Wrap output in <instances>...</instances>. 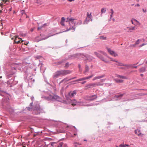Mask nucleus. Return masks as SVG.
Returning a JSON list of instances; mask_svg holds the SVG:
<instances>
[{
  "label": "nucleus",
  "mask_w": 147,
  "mask_h": 147,
  "mask_svg": "<svg viewBox=\"0 0 147 147\" xmlns=\"http://www.w3.org/2000/svg\"><path fill=\"white\" fill-rule=\"evenodd\" d=\"M75 19L72 18H67L66 20V22H69V25L70 27L69 29H67L65 32H67L69 31V30L71 29L74 30V31L75 30V28L74 27V26H75L77 24L80 25L82 24V22L80 21L79 22L77 23V22L74 20Z\"/></svg>",
  "instance_id": "1"
},
{
  "label": "nucleus",
  "mask_w": 147,
  "mask_h": 147,
  "mask_svg": "<svg viewBox=\"0 0 147 147\" xmlns=\"http://www.w3.org/2000/svg\"><path fill=\"white\" fill-rule=\"evenodd\" d=\"M81 55L82 54H76L72 55H69V56L68 58H65L63 59L62 60L58 62V64L59 65L60 64L63 63L64 62L69 59H74L76 58H79V57H81L80 55Z\"/></svg>",
  "instance_id": "2"
},
{
  "label": "nucleus",
  "mask_w": 147,
  "mask_h": 147,
  "mask_svg": "<svg viewBox=\"0 0 147 147\" xmlns=\"http://www.w3.org/2000/svg\"><path fill=\"white\" fill-rule=\"evenodd\" d=\"M81 55V57L83 58L84 60L86 63L88 62H91L92 60L93 57L92 56L88 54L84 55L82 54Z\"/></svg>",
  "instance_id": "3"
},
{
  "label": "nucleus",
  "mask_w": 147,
  "mask_h": 147,
  "mask_svg": "<svg viewBox=\"0 0 147 147\" xmlns=\"http://www.w3.org/2000/svg\"><path fill=\"white\" fill-rule=\"evenodd\" d=\"M48 100H56L59 101L60 100V97L56 95H50L47 97H45Z\"/></svg>",
  "instance_id": "4"
},
{
  "label": "nucleus",
  "mask_w": 147,
  "mask_h": 147,
  "mask_svg": "<svg viewBox=\"0 0 147 147\" xmlns=\"http://www.w3.org/2000/svg\"><path fill=\"white\" fill-rule=\"evenodd\" d=\"M60 76L61 75L64 76L68 74L71 73L72 72L71 71L69 70H62L58 71Z\"/></svg>",
  "instance_id": "5"
},
{
  "label": "nucleus",
  "mask_w": 147,
  "mask_h": 147,
  "mask_svg": "<svg viewBox=\"0 0 147 147\" xmlns=\"http://www.w3.org/2000/svg\"><path fill=\"white\" fill-rule=\"evenodd\" d=\"M42 111L39 107H35L33 111V113L37 115L39 114Z\"/></svg>",
  "instance_id": "6"
},
{
  "label": "nucleus",
  "mask_w": 147,
  "mask_h": 147,
  "mask_svg": "<svg viewBox=\"0 0 147 147\" xmlns=\"http://www.w3.org/2000/svg\"><path fill=\"white\" fill-rule=\"evenodd\" d=\"M9 98L7 97L6 98H5L4 99H3V102L2 103V105L3 106H5L6 107H7L6 106H8V107H9Z\"/></svg>",
  "instance_id": "7"
},
{
  "label": "nucleus",
  "mask_w": 147,
  "mask_h": 147,
  "mask_svg": "<svg viewBox=\"0 0 147 147\" xmlns=\"http://www.w3.org/2000/svg\"><path fill=\"white\" fill-rule=\"evenodd\" d=\"M107 49L108 53H109L115 57H116L118 55L117 54L115 53L113 51L111 50L110 49L107 48Z\"/></svg>",
  "instance_id": "8"
},
{
  "label": "nucleus",
  "mask_w": 147,
  "mask_h": 147,
  "mask_svg": "<svg viewBox=\"0 0 147 147\" xmlns=\"http://www.w3.org/2000/svg\"><path fill=\"white\" fill-rule=\"evenodd\" d=\"M15 43H21L22 42V39L18 37V36H16L15 37V39L14 40Z\"/></svg>",
  "instance_id": "9"
},
{
  "label": "nucleus",
  "mask_w": 147,
  "mask_h": 147,
  "mask_svg": "<svg viewBox=\"0 0 147 147\" xmlns=\"http://www.w3.org/2000/svg\"><path fill=\"white\" fill-rule=\"evenodd\" d=\"M17 81H14L13 79H11L7 81V83L9 84H12L13 85L16 84L18 83Z\"/></svg>",
  "instance_id": "10"
},
{
  "label": "nucleus",
  "mask_w": 147,
  "mask_h": 147,
  "mask_svg": "<svg viewBox=\"0 0 147 147\" xmlns=\"http://www.w3.org/2000/svg\"><path fill=\"white\" fill-rule=\"evenodd\" d=\"M55 34H52L51 33H50L48 34V36L46 37L45 38H40L39 40H38V41H40L45 40L48 38L50 36H53V35H54Z\"/></svg>",
  "instance_id": "11"
},
{
  "label": "nucleus",
  "mask_w": 147,
  "mask_h": 147,
  "mask_svg": "<svg viewBox=\"0 0 147 147\" xmlns=\"http://www.w3.org/2000/svg\"><path fill=\"white\" fill-rule=\"evenodd\" d=\"M124 95V94H121L119 95H116L114 96L113 98L115 100H117L118 99H120Z\"/></svg>",
  "instance_id": "12"
},
{
  "label": "nucleus",
  "mask_w": 147,
  "mask_h": 147,
  "mask_svg": "<svg viewBox=\"0 0 147 147\" xmlns=\"http://www.w3.org/2000/svg\"><path fill=\"white\" fill-rule=\"evenodd\" d=\"M76 94V90H74L72 92H70L69 93V95L71 97H74Z\"/></svg>",
  "instance_id": "13"
},
{
  "label": "nucleus",
  "mask_w": 147,
  "mask_h": 147,
  "mask_svg": "<svg viewBox=\"0 0 147 147\" xmlns=\"http://www.w3.org/2000/svg\"><path fill=\"white\" fill-rule=\"evenodd\" d=\"M97 97V95L96 94H94L89 96V100L91 101H93L96 99Z\"/></svg>",
  "instance_id": "14"
},
{
  "label": "nucleus",
  "mask_w": 147,
  "mask_h": 147,
  "mask_svg": "<svg viewBox=\"0 0 147 147\" xmlns=\"http://www.w3.org/2000/svg\"><path fill=\"white\" fill-rule=\"evenodd\" d=\"M12 72H11L12 74H9L8 75V77L10 78L11 76L13 74H15L16 71V69L15 67H13L12 68Z\"/></svg>",
  "instance_id": "15"
},
{
  "label": "nucleus",
  "mask_w": 147,
  "mask_h": 147,
  "mask_svg": "<svg viewBox=\"0 0 147 147\" xmlns=\"http://www.w3.org/2000/svg\"><path fill=\"white\" fill-rule=\"evenodd\" d=\"M59 76V74L57 71L54 74L53 76V78H58Z\"/></svg>",
  "instance_id": "16"
},
{
  "label": "nucleus",
  "mask_w": 147,
  "mask_h": 147,
  "mask_svg": "<svg viewBox=\"0 0 147 147\" xmlns=\"http://www.w3.org/2000/svg\"><path fill=\"white\" fill-rule=\"evenodd\" d=\"M88 17L89 18V19L88 20L87 18H86L85 21L84 23V24H88V23L89 22V19H91L92 18V16H91V13H90V14L89 16Z\"/></svg>",
  "instance_id": "17"
},
{
  "label": "nucleus",
  "mask_w": 147,
  "mask_h": 147,
  "mask_svg": "<svg viewBox=\"0 0 147 147\" xmlns=\"http://www.w3.org/2000/svg\"><path fill=\"white\" fill-rule=\"evenodd\" d=\"M147 67L145 66L144 67H142L141 68H140L139 70V71L140 72H144L146 70V68Z\"/></svg>",
  "instance_id": "18"
},
{
  "label": "nucleus",
  "mask_w": 147,
  "mask_h": 147,
  "mask_svg": "<svg viewBox=\"0 0 147 147\" xmlns=\"http://www.w3.org/2000/svg\"><path fill=\"white\" fill-rule=\"evenodd\" d=\"M89 70V68L88 66L87 65H85V70L84 72V73L85 74H86V73L88 72Z\"/></svg>",
  "instance_id": "19"
},
{
  "label": "nucleus",
  "mask_w": 147,
  "mask_h": 147,
  "mask_svg": "<svg viewBox=\"0 0 147 147\" xmlns=\"http://www.w3.org/2000/svg\"><path fill=\"white\" fill-rule=\"evenodd\" d=\"M3 84L0 83V95L1 96H4L3 94L4 93L3 91V88L2 87V85Z\"/></svg>",
  "instance_id": "20"
},
{
  "label": "nucleus",
  "mask_w": 147,
  "mask_h": 147,
  "mask_svg": "<svg viewBox=\"0 0 147 147\" xmlns=\"http://www.w3.org/2000/svg\"><path fill=\"white\" fill-rule=\"evenodd\" d=\"M65 18L64 17H62L61 19V22H60V24L63 26H65L64 22H65Z\"/></svg>",
  "instance_id": "21"
},
{
  "label": "nucleus",
  "mask_w": 147,
  "mask_h": 147,
  "mask_svg": "<svg viewBox=\"0 0 147 147\" xmlns=\"http://www.w3.org/2000/svg\"><path fill=\"white\" fill-rule=\"evenodd\" d=\"M116 77L119 78H120L123 79H126L127 78L125 76H121L119 75L116 74Z\"/></svg>",
  "instance_id": "22"
},
{
  "label": "nucleus",
  "mask_w": 147,
  "mask_h": 147,
  "mask_svg": "<svg viewBox=\"0 0 147 147\" xmlns=\"http://www.w3.org/2000/svg\"><path fill=\"white\" fill-rule=\"evenodd\" d=\"M93 76V75H91L90 76H89L86 77H84V78H81V81L89 79L91 78Z\"/></svg>",
  "instance_id": "23"
},
{
  "label": "nucleus",
  "mask_w": 147,
  "mask_h": 147,
  "mask_svg": "<svg viewBox=\"0 0 147 147\" xmlns=\"http://www.w3.org/2000/svg\"><path fill=\"white\" fill-rule=\"evenodd\" d=\"M93 87L92 83H90L89 84H87L86 86V88L88 89V88Z\"/></svg>",
  "instance_id": "24"
},
{
  "label": "nucleus",
  "mask_w": 147,
  "mask_h": 147,
  "mask_svg": "<svg viewBox=\"0 0 147 147\" xmlns=\"http://www.w3.org/2000/svg\"><path fill=\"white\" fill-rule=\"evenodd\" d=\"M118 63L117 64H116V65H117V66H128V65H125L122 63L119 62H117Z\"/></svg>",
  "instance_id": "25"
},
{
  "label": "nucleus",
  "mask_w": 147,
  "mask_h": 147,
  "mask_svg": "<svg viewBox=\"0 0 147 147\" xmlns=\"http://www.w3.org/2000/svg\"><path fill=\"white\" fill-rule=\"evenodd\" d=\"M69 80V79H68L67 78H66L62 80L60 82V84L61 83H62V82L65 81V82H67V81H68L69 80Z\"/></svg>",
  "instance_id": "26"
},
{
  "label": "nucleus",
  "mask_w": 147,
  "mask_h": 147,
  "mask_svg": "<svg viewBox=\"0 0 147 147\" xmlns=\"http://www.w3.org/2000/svg\"><path fill=\"white\" fill-rule=\"evenodd\" d=\"M115 81L117 83H122L123 82V80L118 79H115Z\"/></svg>",
  "instance_id": "27"
},
{
  "label": "nucleus",
  "mask_w": 147,
  "mask_h": 147,
  "mask_svg": "<svg viewBox=\"0 0 147 147\" xmlns=\"http://www.w3.org/2000/svg\"><path fill=\"white\" fill-rule=\"evenodd\" d=\"M106 11V9L104 8H103L101 9V16H102V14L103 13H104Z\"/></svg>",
  "instance_id": "28"
},
{
  "label": "nucleus",
  "mask_w": 147,
  "mask_h": 147,
  "mask_svg": "<svg viewBox=\"0 0 147 147\" xmlns=\"http://www.w3.org/2000/svg\"><path fill=\"white\" fill-rule=\"evenodd\" d=\"M95 84L96 86H102L103 85V84H101L100 82L96 83Z\"/></svg>",
  "instance_id": "29"
},
{
  "label": "nucleus",
  "mask_w": 147,
  "mask_h": 147,
  "mask_svg": "<svg viewBox=\"0 0 147 147\" xmlns=\"http://www.w3.org/2000/svg\"><path fill=\"white\" fill-rule=\"evenodd\" d=\"M32 81H33V82H34V80L33 79L32 80V78L31 77H30V79L28 80L29 83V82H31ZM28 85H29V83H28Z\"/></svg>",
  "instance_id": "30"
},
{
  "label": "nucleus",
  "mask_w": 147,
  "mask_h": 147,
  "mask_svg": "<svg viewBox=\"0 0 147 147\" xmlns=\"http://www.w3.org/2000/svg\"><path fill=\"white\" fill-rule=\"evenodd\" d=\"M127 28H129V30L130 31V30H135V27H127Z\"/></svg>",
  "instance_id": "31"
},
{
  "label": "nucleus",
  "mask_w": 147,
  "mask_h": 147,
  "mask_svg": "<svg viewBox=\"0 0 147 147\" xmlns=\"http://www.w3.org/2000/svg\"><path fill=\"white\" fill-rule=\"evenodd\" d=\"M140 40H140V39H138L135 42V45H136L139 44L140 42Z\"/></svg>",
  "instance_id": "32"
},
{
  "label": "nucleus",
  "mask_w": 147,
  "mask_h": 147,
  "mask_svg": "<svg viewBox=\"0 0 147 147\" xmlns=\"http://www.w3.org/2000/svg\"><path fill=\"white\" fill-rule=\"evenodd\" d=\"M135 132L136 134H137L139 136H140L141 134V133H140V130L138 131V132L139 133H137V130H135Z\"/></svg>",
  "instance_id": "33"
},
{
  "label": "nucleus",
  "mask_w": 147,
  "mask_h": 147,
  "mask_svg": "<svg viewBox=\"0 0 147 147\" xmlns=\"http://www.w3.org/2000/svg\"><path fill=\"white\" fill-rule=\"evenodd\" d=\"M94 53L95 55H96L97 57H98L99 58L101 56L99 54L96 52H94Z\"/></svg>",
  "instance_id": "34"
},
{
  "label": "nucleus",
  "mask_w": 147,
  "mask_h": 147,
  "mask_svg": "<svg viewBox=\"0 0 147 147\" xmlns=\"http://www.w3.org/2000/svg\"><path fill=\"white\" fill-rule=\"evenodd\" d=\"M26 109L29 111H32V108L30 107H27L26 108Z\"/></svg>",
  "instance_id": "35"
},
{
  "label": "nucleus",
  "mask_w": 147,
  "mask_h": 147,
  "mask_svg": "<svg viewBox=\"0 0 147 147\" xmlns=\"http://www.w3.org/2000/svg\"><path fill=\"white\" fill-rule=\"evenodd\" d=\"M69 65V64L68 62L67 63L65 64V68H67Z\"/></svg>",
  "instance_id": "36"
},
{
  "label": "nucleus",
  "mask_w": 147,
  "mask_h": 147,
  "mask_svg": "<svg viewBox=\"0 0 147 147\" xmlns=\"http://www.w3.org/2000/svg\"><path fill=\"white\" fill-rule=\"evenodd\" d=\"M100 38L103 40H105L106 38V37H105L104 36H100Z\"/></svg>",
  "instance_id": "37"
},
{
  "label": "nucleus",
  "mask_w": 147,
  "mask_h": 147,
  "mask_svg": "<svg viewBox=\"0 0 147 147\" xmlns=\"http://www.w3.org/2000/svg\"><path fill=\"white\" fill-rule=\"evenodd\" d=\"M99 58H100L102 61H105L104 58L103 57H102L101 55L100 57Z\"/></svg>",
  "instance_id": "38"
},
{
  "label": "nucleus",
  "mask_w": 147,
  "mask_h": 147,
  "mask_svg": "<svg viewBox=\"0 0 147 147\" xmlns=\"http://www.w3.org/2000/svg\"><path fill=\"white\" fill-rule=\"evenodd\" d=\"M110 59H111V61H114L116 62H118V61H117L113 59L112 58H111Z\"/></svg>",
  "instance_id": "39"
},
{
  "label": "nucleus",
  "mask_w": 147,
  "mask_h": 147,
  "mask_svg": "<svg viewBox=\"0 0 147 147\" xmlns=\"http://www.w3.org/2000/svg\"><path fill=\"white\" fill-rule=\"evenodd\" d=\"M20 35L21 36L23 37H25L26 35V34H23V33H22V34H20Z\"/></svg>",
  "instance_id": "40"
},
{
  "label": "nucleus",
  "mask_w": 147,
  "mask_h": 147,
  "mask_svg": "<svg viewBox=\"0 0 147 147\" xmlns=\"http://www.w3.org/2000/svg\"><path fill=\"white\" fill-rule=\"evenodd\" d=\"M63 146V143H60L57 147H62Z\"/></svg>",
  "instance_id": "41"
},
{
  "label": "nucleus",
  "mask_w": 147,
  "mask_h": 147,
  "mask_svg": "<svg viewBox=\"0 0 147 147\" xmlns=\"http://www.w3.org/2000/svg\"><path fill=\"white\" fill-rule=\"evenodd\" d=\"M146 45V43H143L139 46V47H141L144 45Z\"/></svg>",
  "instance_id": "42"
},
{
  "label": "nucleus",
  "mask_w": 147,
  "mask_h": 147,
  "mask_svg": "<svg viewBox=\"0 0 147 147\" xmlns=\"http://www.w3.org/2000/svg\"><path fill=\"white\" fill-rule=\"evenodd\" d=\"M119 147H125V144H121L119 146Z\"/></svg>",
  "instance_id": "43"
},
{
  "label": "nucleus",
  "mask_w": 147,
  "mask_h": 147,
  "mask_svg": "<svg viewBox=\"0 0 147 147\" xmlns=\"http://www.w3.org/2000/svg\"><path fill=\"white\" fill-rule=\"evenodd\" d=\"M82 81L81 78L76 80L75 81H74V82H79V81Z\"/></svg>",
  "instance_id": "44"
},
{
  "label": "nucleus",
  "mask_w": 147,
  "mask_h": 147,
  "mask_svg": "<svg viewBox=\"0 0 147 147\" xmlns=\"http://www.w3.org/2000/svg\"><path fill=\"white\" fill-rule=\"evenodd\" d=\"M128 66H132V68H137V66H132L131 65H128Z\"/></svg>",
  "instance_id": "45"
},
{
  "label": "nucleus",
  "mask_w": 147,
  "mask_h": 147,
  "mask_svg": "<svg viewBox=\"0 0 147 147\" xmlns=\"http://www.w3.org/2000/svg\"><path fill=\"white\" fill-rule=\"evenodd\" d=\"M77 104V102L76 101V102H75L74 103H72V105L73 106H74L75 105H76Z\"/></svg>",
  "instance_id": "46"
},
{
  "label": "nucleus",
  "mask_w": 147,
  "mask_h": 147,
  "mask_svg": "<svg viewBox=\"0 0 147 147\" xmlns=\"http://www.w3.org/2000/svg\"><path fill=\"white\" fill-rule=\"evenodd\" d=\"M131 22H132V23L133 24H134V25H135V22L133 20V19L131 20Z\"/></svg>",
  "instance_id": "47"
},
{
  "label": "nucleus",
  "mask_w": 147,
  "mask_h": 147,
  "mask_svg": "<svg viewBox=\"0 0 147 147\" xmlns=\"http://www.w3.org/2000/svg\"><path fill=\"white\" fill-rule=\"evenodd\" d=\"M42 27H43V26H40V27H38V30H39L40 29H41Z\"/></svg>",
  "instance_id": "48"
},
{
  "label": "nucleus",
  "mask_w": 147,
  "mask_h": 147,
  "mask_svg": "<svg viewBox=\"0 0 147 147\" xmlns=\"http://www.w3.org/2000/svg\"><path fill=\"white\" fill-rule=\"evenodd\" d=\"M111 11L110 12V13H111V14H112L113 15V13H114V11H113V9H111Z\"/></svg>",
  "instance_id": "49"
},
{
  "label": "nucleus",
  "mask_w": 147,
  "mask_h": 147,
  "mask_svg": "<svg viewBox=\"0 0 147 147\" xmlns=\"http://www.w3.org/2000/svg\"><path fill=\"white\" fill-rule=\"evenodd\" d=\"M31 99L32 101H33L34 100V97L32 96L31 97Z\"/></svg>",
  "instance_id": "50"
},
{
  "label": "nucleus",
  "mask_w": 147,
  "mask_h": 147,
  "mask_svg": "<svg viewBox=\"0 0 147 147\" xmlns=\"http://www.w3.org/2000/svg\"><path fill=\"white\" fill-rule=\"evenodd\" d=\"M99 13V12H98L97 13H96L94 14V16H96L98 15Z\"/></svg>",
  "instance_id": "51"
},
{
  "label": "nucleus",
  "mask_w": 147,
  "mask_h": 147,
  "mask_svg": "<svg viewBox=\"0 0 147 147\" xmlns=\"http://www.w3.org/2000/svg\"><path fill=\"white\" fill-rule=\"evenodd\" d=\"M100 78H103L105 76V74H103L101 76H100Z\"/></svg>",
  "instance_id": "52"
},
{
  "label": "nucleus",
  "mask_w": 147,
  "mask_h": 147,
  "mask_svg": "<svg viewBox=\"0 0 147 147\" xmlns=\"http://www.w3.org/2000/svg\"><path fill=\"white\" fill-rule=\"evenodd\" d=\"M106 80V79H102L100 80L101 82H103L105 81Z\"/></svg>",
  "instance_id": "53"
},
{
  "label": "nucleus",
  "mask_w": 147,
  "mask_h": 147,
  "mask_svg": "<svg viewBox=\"0 0 147 147\" xmlns=\"http://www.w3.org/2000/svg\"><path fill=\"white\" fill-rule=\"evenodd\" d=\"M133 19V20L135 22H138L137 20H136V19Z\"/></svg>",
  "instance_id": "54"
},
{
  "label": "nucleus",
  "mask_w": 147,
  "mask_h": 147,
  "mask_svg": "<svg viewBox=\"0 0 147 147\" xmlns=\"http://www.w3.org/2000/svg\"><path fill=\"white\" fill-rule=\"evenodd\" d=\"M100 53H103V54H104V55H106V53H104V52H103V51H100Z\"/></svg>",
  "instance_id": "55"
},
{
  "label": "nucleus",
  "mask_w": 147,
  "mask_h": 147,
  "mask_svg": "<svg viewBox=\"0 0 147 147\" xmlns=\"http://www.w3.org/2000/svg\"><path fill=\"white\" fill-rule=\"evenodd\" d=\"M92 85H93V87H96V84H95V83H92Z\"/></svg>",
  "instance_id": "56"
},
{
  "label": "nucleus",
  "mask_w": 147,
  "mask_h": 147,
  "mask_svg": "<svg viewBox=\"0 0 147 147\" xmlns=\"http://www.w3.org/2000/svg\"><path fill=\"white\" fill-rule=\"evenodd\" d=\"M77 78V77H74V78H70V79H69V80H72V79H76Z\"/></svg>",
  "instance_id": "57"
},
{
  "label": "nucleus",
  "mask_w": 147,
  "mask_h": 147,
  "mask_svg": "<svg viewBox=\"0 0 147 147\" xmlns=\"http://www.w3.org/2000/svg\"><path fill=\"white\" fill-rule=\"evenodd\" d=\"M79 71L81 72L82 71V69L81 68H79Z\"/></svg>",
  "instance_id": "58"
},
{
  "label": "nucleus",
  "mask_w": 147,
  "mask_h": 147,
  "mask_svg": "<svg viewBox=\"0 0 147 147\" xmlns=\"http://www.w3.org/2000/svg\"><path fill=\"white\" fill-rule=\"evenodd\" d=\"M96 78L97 79H100V76H96Z\"/></svg>",
  "instance_id": "59"
},
{
  "label": "nucleus",
  "mask_w": 147,
  "mask_h": 147,
  "mask_svg": "<svg viewBox=\"0 0 147 147\" xmlns=\"http://www.w3.org/2000/svg\"><path fill=\"white\" fill-rule=\"evenodd\" d=\"M143 11L144 12H146V9H143Z\"/></svg>",
  "instance_id": "60"
},
{
  "label": "nucleus",
  "mask_w": 147,
  "mask_h": 147,
  "mask_svg": "<svg viewBox=\"0 0 147 147\" xmlns=\"http://www.w3.org/2000/svg\"><path fill=\"white\" fill-rule=\"evenodd\" d=\"M55 143L54 142H51V145L53 146V144H54Z\"/></svg>",
  "instance_id": "61"
},
{
  "label": "nucleus",
  "mask_w": 147,
  "mask_h": 147,
  "mask_svg": "<svg viewBox=\"0 0 147 147\" xmlns=\"http://www.w3.org/2000/svg\"><path fill=\"white\" fill-rule=\"evenodd\" d=\"M86 81H84V82H81L82 83V84H84L85 83H86Z\"/></svg>",
  "instance_id": "62"
},
{
  "label": "nucleus",
  "mask_w": 147,
  "mask_h": 147,
  "mask_svg": "<svg viewBox=\"0 0 147 147\" xmlns=\"http://www.w3.org/2000/svg\"><path fill=\"white\" fill-rule=\"evenodd\" d=\"M96 78V77H94L93 78V80L94 81V80H97Z\"/></svg>",
  "instance_id": "63"
},
{
  "label": "nucleus",
  "mask_w": 147,
  "mask_h": 147,
  "mask_svg": "<svg viewBox=\"0 0 147 147\" xmlns=\"http://www.w3.org/2000/svg\"><path fill=\"white\" fill-rule=\"evenodd\" d=\"M78 67L79 68H81V65L80 64H79L78 65Z\"/></svg>",
  "instance_id": "64"
}]
</instances>
